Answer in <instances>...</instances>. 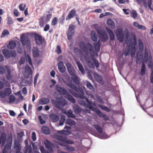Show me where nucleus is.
Returning a JSON list of instances; mask_svg holds the SVG:
<instances>
[{
    "label": "nucleus",
    "instance_id": "1",
    "mask_svg": "<svg viewBox=\"0 0 153 153\" xmlns=\"http://www.w3.org/2000/svg\"><path fill=\"white\" fill-rule=\"evenodd\" d=\"M79 45L80 49L85 53L84 57L86 62L90 68H92L93 64L91 62V59L88 53H89L92 58L95 55H97V53L94 50L92 45L90 43L86 44L84 42L82 41L79 42Z\"/></svg>",
    "mask_w": 153,
    "mask_h": 153
},
{
    "label": "nucleus",
    "instance_id": "2",
    "mask_svg": "<svg viewBox=\"0 0 153 153\" xmlns=\"http://www.w3.org/2000/svg\"><path fill=\"white\" fill-rule=\"evenodd\" d=\"M51 102L53 105L58 109H61L60 106H63L67 104L65 100L62 97H57L56 98V101L51 100Z\"/></svg>",
    "mask_w": 153,
    "mask_h": 153
},
{
    "label": "nucleus",
    "instance_id": "3",
    "mask_svg": "<svg viewBox=\"0 0 153 153\" xmlns=\"http://www.w3.org/2000/svg\"><path fill=\"white\" fill-rule=\"evenodd\" d=\"M152 59L151 55L149 54L148 50L145 49L143 62L146 63L148 62H149L148 63L149 68L150 69H153V64L152 62Z\"/></svg>",
    "mask_w": 153,
    "mask_h": 153
},
{
    "label": "nucleus",
    "instance_id": "4",
    "mask_svg": "<svg viewBox=\"0 0 153 153\" xmlns=\"http://www.w3.org/2000/svg\"><path fill=\"white\" fill-rule=\"evenodd\" d=\"M12 94V90L10 88H6L4 91H0V97L2 99H5L9 97Z\"/></svg>",
    "mask_w": 153,
    "mask_h": 153
},
{
    "label": "nucleus",
    "instance_id": "5",
    "mask_svg": "<svg viewBox=\"0 0 153 153\" xmlns=\"http://www.w3.org/2000/svg\"><path fill=\"white\" fill-rule=\"evenodd\" d=\"M2 53L4 56L7 58H9L10 56L15 57L16 56V53L15 51H10L6 49H4Z\"/></svg>",
    "mask_w": 153,
    "mask_h": 153
},
{
    "label": "nucleus",
    "instance_id": "6",
    "mask_svg": "<svg viewBox=\"0 0 153 153\" xmlns=\"http://www.w3.org/2000/svg\"><path fill=\"white\" fill-rule=\"evenodd\" d=\"M56 139L58 140L63 142L62 143H64L65 144H74V141L69 140H67V138L66 136L57 135L56 137Z\"/></svg>",
    "mask_w": 153,
    "mask_h": 153
},
{
    "label": "nucleus",
    "instance_id": "7",
    "mask_svg": "<svg viewBox=\"0 0 153 153\" xmlns=\"http://www.w3.org/2000/svg\"><path fill=\"white\" fill-rule=\"evenodd\" d=\"M116 35L117 39L120 42H123L124 41L125 35L122 29H118L116 30Z\"/></svg>",
    "mask_w": 153,
    "mask_h": 153
},
{
    "label": "nucleus",
    "instance_id": "8",
    "mask_svg": "<svg viewBox=\"0 0 153 153\" xmlns=\"http://www.w3.org/2000/svg\"><path fill=\"white\" fill-rule=\"evenodd\" d=\"M34 36L37 45H39L42 44L43 42L45 43L46 42L45 39L42 38V36L39 34L35 33H34Z\"/></svg>",
    "mask_w": 153,
    "mask_h": 153
},
{
    "label": "nucleus",
    "instance_id": "9",
    "mask_svg": "<svg viewBox=\"0 0 153 153\" xmlns=\"http://www.w3.org/2000/svg\"><path fill=\"white\" fill-rule=\"evenodd\" d=\"M97 33L102 42H105L108 39V36L105 31L99 30H97Z\"/></svg>",
    "mask_w": 153,
    "mask_h": 153
},
{
    "label": "nucleus",
    "instance_id": "10",
    "mask_svg": "<svg viewBox=\"0 0 153 153\" xmlns=\"http://www.w3.org/2000/svg\"><path fill=\"white\" fill-rule=\"evenodd\" d=\"M20 40L23 45H26L27 46H28L30 45V41L29 38L24 35H22L20 37Z\"/></svg>",
    "mask_w": 153,
    "mask_h": 153
},
{
    "label": "nucleus",
    "instance_id": "11",
    "mask_svg": "<svg viewBox=\"0 0 153 153\" xmlns=\"http://www.w3.org/2000/svg\"><path fill=\"white\" fill-rule=\"evenodd\" d=\"M55 89L57 92L60 95H65L67 93V91L65 88L63 87H61L59 85H56L55 86Z\"/></svg>",
    "mask_w": 153,
    "mask_h": 153
},
{
    "label": "nucleus",
    "instance_id": "12",
    "mask_svg": "<svg viewBox=\"0 0 153 153\" xmlns=\"http://www.w3.org/2000/svg\"><path fill=\"white\" fill-rule=\"evenodd\" d=\"M66 66L67 68V70L71 76H73L75 75V71L71 64L68 62L66 64Z\"/></svg>",
    "mask_w": 153,
    "mask_h": 153
},
{
    "label": "nucleus",
    "instance_id": "13",
    "mask_svg": "<svg viewBox=\"0 0 153 153\" xmlns=\"http://www.w3.org/2000/svg\"><path fill=\"white\" fill-rule=\"evenodd\" d=\"M5 68H6L7 72L5 75L6 78L8 80H10L13 78V75L11 73L10 68L7 66H5Z\"/></svg>",
    "mask_w": 153,
    "mask_h": 153
},
{
    "label": "nucleus",
    "instance_id": "14",
    "mask_svg": "<svg viewBox=\"0 0 153 153\" xmlns=\"http://www.w3.org/2000/svg\"><path fill=\"white\" fill-rule=\"evenodd\" d=\"M76 11L74 9L71 10L66 18V20H68L73 18L76 16Z\"/></svg>",
    "mask_w": 153,
    "mask_h": 153
},
{
    "label": "nucleus",
    "instance_id": "15",
    "mask_svg": "<svg viewBox=\"0 0 153 153\" xmlns=\"http://www.w3.org/2000/svg\"><path fill=\"white\" fill-rule=\"evenodd\" d=\"M58 68L59 71L62 73H64L66 71V68L63 62L60 61L58 64Z\"/></svg>",
    "mask_w": 153,
    "mask_h": 153
},
{
    "label": "nucleus",
    "instance_id": "16",
    "mask_svg": "<svg viewBox=\"0 0 153 153\" xmlns=\"http://www.w3.org/2000/svg\"><path fill=\"white\" fill-rule=\"evenodd\" d=\"M58 144L61 146L65 147V149L69 151L74 152L75 150V149L74 147L71 146H70L69 145L65 144L64 143H59Z\"/></svg>",
    "mask_w": 153,
    "mask_h": 153
},
{
    "label": "nucleus",
    "instance_id": "17",
    "mask_svg": "<svg viewBox=\"0 0 153 153\" xmlns=\"http://www.w3.org/2000/svg\"><path fill=\"white\" fill-rule=\"evenodd\" d=\"M49 117L52 121L54 122L57 121L59 119V116L55 114L51 113L49 115Z\"/></svg>",
    "mask_w": 153,
    "mask_h": 153
},
{
    "label": "nucleus",
    "instance_id": "18",
    "mask_svg": "<svg viewBox=\"0 0 153 153\" xmlns=\"http://www.w3.org/2000/svg\"><path fill=\"white\" fill-rule=\"evenodd\" d=\"M6 139V134L4 133H1L0 137V145L2 144V146H4L5 144Z\"/></svg>",
    "mask_w": 153,
    "mask_h": 153
},
{
    "label": "nucleus",
    "instance_id": "19",
    "mask_svg": "<svg viewBox=\"0 0 153 153\" xmlns=\"http://www.w3.org/2000/svg\"><path fill=\"white\" fill-rule=\"evenodd\" d=\"M50 102V99L48 98H43L40 99L39 102V104L45 105L49 103Z\"/></svg>",
    "mask_w": 153,
    "mask_h": 153
},
{
    "label": "nucleus",
    "instance_id": "20",
    "mask_svg": "<svg viewBox=\"0 0 153 153\" xmlns=\"http://www.w3.org/2000/svg\"><path fill=\"white\" fill-rule=\"evenodd\" d=\"M106 29L109 34L111 40H113L115 39V36L113 31L109 28L106 27Z\"/></svg>",
    "mask_w": 153,
    "mask_h": 153
},
{
    "label": "nucleus",
    "instance_id": "21",
    "mask_svg": "<svg viewBox=\"0 0 153 153\" xmlns=\"http://www.w3.org/2000/svg\"><path fill=\"white\" fill-rule=\"evenodd\" d=\"M94 78L98 83H102L103 82L102 77L100 75H98L97 73L94 74Z\"/></svg>",
    "mask_w": 153,
    "mask_h": 153
},
{
    "label": "nucleus",
    "instance_id": "22",
    "mask_svg": "<svg viewBox=\"0 0 153 153\" xmlns=\"http://www.w3.org/2000/svg\"><path fill=\"white\" fill-rule=\"evenodd\" d=\"M53 8H51L49 9V11L47 13H48V14H47L46 21V22L49 21L52 16V11L53 10Z\"/></svg>",
    "mask_w": 153,
    "mask_h": 153
},
{
    "label": "nucleus",
    "instance_id": "23",
    "mask_svg": "<svg viewBox=\"0 0 153 153\" xmlns=\"http://www.w3.org/2000/svg\"><path fill=\"white\" fill-rule=\"evenodd\" d=\"M73 110L76 114H78L82 111H83V110L78 105H75L73 107Z\"/></svg>",
    "mask_w": 153,
    "mask_h": 153
},
{
    "label": "nucleus",
    "instance_id": "24",
    "mask_svg": "<svg viewBox=\"0 0 153 153\" xmlns=\"http://www.w3.org/2000/svg\"><path fill=\"white\" fill-rule=\"evenodd\" d=\"M74 29V25H70L69 27L67 34H69L70 35H74L75 33Z\"/></svg>",
    "mask_w": 153,
    "mask_h": 153
},
{
    "label": "nucleus",
    "instance_id": "25",
    "mask_svg": "<svg viewBox=\"0 0 153 153\" xmlns=\"http://www.w3.org/2000/svg\"><path fill=\"white\" fill-rule=\"evenodd\" d=\"M42 131L45 134H49L51 133V131L49 128L45 126H42Z\"/></svg>",
    "mask_w": 153,
    "mask_h": 153
},
{
    "label": "nucleus",
    "instance_id": "26",
    "mask_svg": "<svg viewBox=\"0 0 153 153\" xmlns=\"http://www.w3.org/2000/svg\"><path fill=\"white\" fill-rule=\"evenodd\" d=\"M67 85L71 89L75 91H77V88L76 86L73 84L72 83L71 81H68V83L67 84Z\"/></svg>",
    "mask_w": 153,
    "mask_h": 153
},
{
    "label": "nucleus",
    "instance_id": "27",
    "mask_svg": "<svg viewBox=\"0 0 153 153\" xmlns=\"http://www.w3.org/2000/svg\"><path fill=\"white\" fill-rule=\"evenodd\" d=\"M16 46V43L13 41H11L9 42V44L7 45V48L10 49H14Z\"/></svg>",
    "mask_w": 153,
    "mask_h": 153
},
{
    "label": "nucleus",
    "instance_id": "28",
    "mask_svg": "<svg viewBox=\"0 0 153 153\" xmlns=\"http://www.w3.org/2000/svg\"><path fill=\"white\" fill-rule=\"evenodd\" d=\"M133 25L139 29L142 30H145L146 29V28L145 26L142 25H140L139 23L137 22H134Z\"/></svg>",
    "mask_w": 153,
    "mask_h": 153
},
{
    "label": "nucleus",
    "instance_id": "29",
    "mask_svg": "<svg viewBox=\"0 0 153 153\" xmlns=\"http://www.w3.org/2000/svg\"><path fill=\"white\" fill-rule=\"evenodd\" d=\"M72 76L71 79L77 85H79L80 84L79 78L75 74L74 75Z\"/></svg>",
    "mask_w": 153,
    "mask_h": 153
},
{
    "label": "nucleus",
    "instance_id": "30",
    "mask_svg": "<svg viewBox=\"0 0 153 153\" xmlns=\"http://www.w3.org/2000/svg\"><path fill=\"white\" fill-rule=\"evenodd\" d=\"M91 35L93 41L94 42H96L97 40V36L95 32L93 30L91 31Z\"/></svg>",
    "mask_w": 153,
    "mask_h": 153
},
{
    "label": "nucleus",
    "instance_id": "31",
    "mask_svg": "<svg viewBox=\"0 0 153 153\" xmlns=\"http://www.w3.org/2000/svg\"><path fill=\"white\" fill-rule=\"evenodd\" d=\"M76 63L78 66V67L80 71L82 74H84L85 73L84 69L83 68L82 64H81L80 61H77L76 62Z\"/></svg>",
    "mask_w": 153,
    "mask_h": 153
},
{
    "label": "nucleus",
    "instance_id": "32",
    "mask_svg": "<svg viewBox=\"0 0 153 153\" xmlns=\"http://www.w3.org/2000/svg\"><path fill=\"white\" fill-rule=\"evenodd\" d=\"M146 70V67L145 64L143 62L142 63V68L140 71V74L142 76H143L145 74Z\"/></svg>",
    "mask_w": 153,
    "mask_h": 153
},
{
    "label": "nucleus",
    "instance_id": "33",
    "mask_svg": "<svg viewBox=\"0 0 153 153\" xmlns=\"http://www.w3.org/2000/svg\"><path fill=\"white\" fill-rule=\"evenodd\" d=\"M44 16H42L39 19V25L41 27H43L44 24L46 23V21L45 22L44 20Z\"/></svg>",
    "mask_w": 153,
    "mask_h": 153
},
{
    "label": "nucleus",
    "instance_id": "34",
    "mask_svg": "<svg viewBox=\"0 0 153 153\" xmlns=\"http://www.w3.org/2000/svg\"><path fill=\"white\" fill-rule=\"evenodd\" d=\"M33 53L34 57L35 58L38 57L39 55V51L37 48H35L33 51Z\"/></svg>",
    "mask_w": 153,
    "mask_h": 153
},
{
    "label": "nucleus",
    "instance_id": "35",
    "mask_svg": "<svg viewBox=\"0 0 153 153\" xmlns=\"http://www.w3.org/2000/svg\"><path fill=\"white\" fill-rule=\"evenodd\" d=\"M65 114L69 117L74 118L76 117L73 114V111L71 109L69 110L66 112Z\"/></svg>",
    "mask_w": 153,
    "mask_h": 153
},
{
    "label": "nucleus",
    "instance_id": "36",
    "mask_svg": "<svg viewBox=\"0 0 153 153\" xmlns=\"http://www.w3.org/2000/svg\"><path fill=\"white\" fill-rule=\"evenodd\" d=\"M93 126L99 133H102L103 131V128L98 125H94Z\"/></svg>",
    "mask_w": 153,
    "mask_h": 153
},
{
    "label": "nucleus",
    "instance_id": "37",
    "mask_svg": "<svg viewBox=\"0 0 153 153\" xmlns=\"http://www.w3.org/2000/svg\"><path fill=\"white\" fill-rule=\"evenodd\" d=\"M139 49L140 51H142L143 50V45L142 40L140 39L138 40Z\"/></svg>",
    "mask_w": 153,
    "mask_h": 153
},
{
    "label": "nucleus",
    "instance_id": "38",
    "mask_svg": "<svg viewBox=\"0 0 153 153\" xmlns=\"http://www.w3.org/2000/svg\"><path fill=\"white\" fill-rule=\"evenodd\" d=\"M67 98L71 102L73 103L75 102V100L70 94H67L66 95Z\"/></svg>",
    "mask_w": 153,
    "mask_h": 153
},
{
    "label": "nucleus",
    "instance_id": "39",
    "mask_svg": "<svg viewBox=\"0 0 153 153\" xmlns=\"http://www.w3.org/2000/svg\"><path fill=\"white\" fill-rule=\"evenodd\" d=\"M44 144L46 147L48 149H52L51 144L48 140H46L44 142Z\"/></svg>",
    "mask_w": 153,
    "mask_h": 153
},
{
    "label": "nucleus",
    "instance_id": "40",
    "mask_svg": "<svg viewBox=\"0 0 153 153\" xmlns=\"http://www.w3.org/2000/svg\"><path fill=\"white\" fill-rule=\"evenodd\" d=\"M66 123L71 126H74L75 125V122L70 119H68Z\"/></svg>",
    "mask_w": 153,
    "mask_h": 153
},
{
    "label": "nucleus",
    "instance_id": "41",
    "mask_svg": "<svg viewBox=\"0 0 153 153\" xmlns=\"http://www.w3.org/2000/svg\"><path fill=\"white\" fill-rule=\"evenodd\" d=\"M85 100L88 103L87 105L88 107H89V106H95L96 104L94 102H93L92 101H90L87 98H85Z\"/></svg>",
    "mask_w": 153,
    "mask_h": 153
},
{
    "label": "nucleus",
    "instance_id": "42",
    "mask_svg": "<svg viewBox=\"0 0 153 153\" xmlns=\"http://www.w3.org/2000/svg\"><path fill=\"white\" fill-rule=\"evenodd\" d=\"M107 22L108 25L110 27H112L114 26V22L111 19H108Z\"/></svg>",
    "mask_w": 153,
    "mask_h": 153
},
{
    "label": "nucleus",
    "instance_id": "43",
    "mask_svg": "<svg viewBox=\"0 0 153 153\" xmlns=\"http://www.w3.org/2000/svg\"><path fill=\"white\" fill-rule=\"evenodd\" d=\"M130 15L131 17L135 19L137 18V14L136 11L134 10H132L130 12Z\"/></svg>",
    "mask_w": 153,
    "mask_h": 153
},
{
    "label": "nucleus",
    "instance_id": "44",
    "mask_svg": "<svg viewBox=\"0 0 153 153\" xmlns=\"http://www.w3.org/2000/svg\"><path fill=\"white\" fill-rule=\"evenodd\" d=\"M94 45L95 49L97 51H99L100 48V43L99 42V41L96 43H94Z\"/></svg>",
    "mask_w": 153,
    "mask_h": 153
},
{
    "label": "nucleus",
    "instance_id": "45",
    "mask_svg": "<svg viewBox=\"0 0 153 153\" xmlns=\"http://www.w3.org/2000/svg\"><path fill=\"white\" fill-rule=\"evenodd\" d=\"M9 103H11L14 102L16 100V98L15 96L13 95L9 96Z\"/></svg>",
    "mask_w": 153,
    "mask_h": 153
},
{
    "label": "nucleus",
    "instance_id": "46",
    "mask_svg": "<svg viewBox=\"0 0 153 153\" xmlns=\"http://www.w3.org/2000/svg\"><path fill=\"white\" fill-rule=\"evenodd\" d=\"M6 68L2 65H0V74H3L6 73Z\"/></svg>",
    "mask_w": 153,
    "mask_h": 153
},
{
    "label": "nucleus",
    "instance_id": "47",
    "mask_svg": "<svg viewBox=\"0 0 153 153\" xmlns=\"http://www.w3.org/2000/svg\"><path fill=\"white\" fill-rule=\"evenodd\" d=\"M98 106L102 110H104L108 112L110 111V109L106 106H104L102 105H98Z\"/></svg>",
    "mask_w": 153,
    "mask_h": 153
},
{
    "label": "nucleus",
    "instance_id": "48",
    "mask_svg": "<svg viewBox=\"0 0 153 153\" xmlns=\"http://www.w3.org/2000/svg\"><path fill=\"white\" fill-rule=\"evenodd\" d=\"M86 86L87 88L89 90H92L93 88V86L91 83L89 81H87Z\"/></svg>",
    "mask_w": 153,
    "mask_h": 153
},
{
    "label": "nucleus",
    "instance_id": "49",
    "mask_svg": "<svg viewBox=\"0 0 153 153\" xmlns=\"http://www.w3.org/2000/svg\"><path fill=\"white\" fill-rule=\"evenodd\" d=\"M80 92L81 93V94L80 95H79L78 96H76L79 97L80 98L83 99H85L86 97H85L84 96V93L82 89H81L80 90Z\"/></svg>",
    "mask_w": 153,
    "mask_h": 153
},
{
    "label": "nucleus",
    "instance_id": "50",
    "mask_svg": "<svg viewBox=\"0 0 153 153\" xmlns=\"http://www.w3.org/2000/svg\"><path fill=\"white\" fill-rule=\"evenodd\" d=\"M97 114L100 117H104L105 115L102 113L101 111L99 109H97L95 111Z\"/></svg>",
    "mask_w": 153,
    "mask_h": 153
},
{
    "label": "nucleus",
    "instance_id": "51",
    "mask_svg": "<svg viewBox=\"0 0 153 153\" xmlns=\"http://www.w3.org/2000/svg\"><path fill=\"white\" fill-rule=\"evenodd\" d=\"M9 33L7 30H4L3 31L1 35V37H4L5 36L9 34Z\"/></svg>",
    "mask_w": 153,
    "mask_h": 153
},
{
    "label": "nucleus",
    "instance_id": "52",
    "mask_svg": "<svg viewBox=\"0 0 153 153\" xmlns=\"http://www.w3.org/2000/svg\"><path fill=\"white\" fill-rule=\"evenodd\" d=\"M57 19L56 17H54L51 22V25L53 26L56 25L57 24Z\"/></svg>",
    "mask_w": 153,
    "mask_h": 153
},
{
    "label": "nucleus",
    "instance_id": "53",
    "mask_svg": "<svg viewBox=\"0 0 153 153\" xmlns=\"http://www.w3.org/2000/svg\"><path fill=\"white\" fill-rule=\"evenodd\" d=\"M65 120V117H62L59 120V125L61 126L63 125Z\"/></svg>",
    "mask_w": 153,
    "mask_h": 153
},
{
    "label": "nucleus",
    "instance_id": "54",
    "mask_svg": "<svg viewBox=\"0 0 153 153\" xmlns=\"http://www.w3.org/2000/svg\"><path fill=\"white\" fill-rule=\"evenodd\" d=\"M25 71L32 73L31 68L27 65H26L25 67Z\"/></svg>",
    "mask_w": 153,
    "mask_h": 153
},
{
    "label": "nucleus",
    "instance_id": "55",
    "mask_svg": "<svg viewBox=\"0 0 153 153\" xmlns=\"http://www.w3.org/2000/svg\"><path fill=\"white\" fill-rule=\"evenodd\" d=\"M32 74V73L25 71L23 74V76L25 78L27 79L29 77L30 74Z\"/></svg>",
    "mask_w": 153,
    "mask_h": 153
},
{
    "label": "nucleus",
    "instance_id": "56",
    "mask_svg": "<svg viewBox=\"0 0 153 153\" xmlns=\"http://www.w3.org/2000/svg\"><path fill=\"white\" fill-rule=\"evenodd\" d=\"M13 22L12 21L11 18L8 16L7 17V24L8 25L12 24Z\"/></svg>",
    "mask_w": 153,
    "mask_h": 153
},
{
    "label": "nucleus",
    "instance_id": "57",
    "mask_svg": "<svg viewBox=\"0 0 153 153\" xmlns=\"http://www.w3.org/2000/svg\"><path fill=\"white\" fill-rule=\"evenodd\" d=\"M26 61L28 62L31 66H32V63L30 57L29 55L27 56L26 58Z\"/></svg>",
    "mask_w": 153,
    "mask_h": 153
},
{
    "label": "nucleus",
    "instance_id": "58",
    "mask_svg": "<svg viewBox=\"0 0 153 153\" xmlns=\"http://www.w3.org/2000/svg\"><path fill=\"white\" fill-rule=\"evenodd\" d=\"M26 5H23V4H20L19 6V9L20 10L23 11L25 9V8L26 7Z\"/></svg>",
    "mask_w": 153,
    "mask_h": 153
},
{
    "label": "nucleus",
    "instance_id": "59",
    "mask_svg": "<svg viewBox=\"0 0 153 153\" xmlns=\"http://www.w3.org/2000/svg\"><path fill=\"white\" fill-rule=\"evenodd\" d=\"M24 132L22 131L17 134V137L19 139H21L22 138L23 136H24Z\"/></svg>",
    "mask_w": 153,
    "mask_h": 153
},
{
    "label": "nucleus",
    "instance_id": "60",
    "mask_svg": "<svg viewBox=\"0 0 153 153\" xmlns=\"http://www.w3.org/2000/svg\"><path fill=\"white\" fill-rule=\"evenodd\" d=\"M56 52L58 54H59L62 52V51L59 45H58L56 47Z\"/></svg>",
    "mask_w": 153,
    "mask_h": 153
},
{
    "label": "nucleus",
    "instance_id": "61",
    "mask_svg": "<svg viewBox=\"0 0 153 153\" xmlns=\"http://www.w3.org/2000/svg\"><path fill=\"white\" fill-rule=\"evenodd\" d=\"M30 149L31 150H32V149L31 146H27L25 148L24 152V153H27V152H29Z\"/></svg>",
    "mask_w": 153,
    "mask_h": 153
},
{
    "label": "nucleus",
    "instance_id": "62",
    "mask_svg": "<svg viewBox=\"0 0 153 153\" xmlns=\"http://www.w3.org/2000/svg\"><path fill=\"white\" fill-rule=\"evenodd\" d=\"M135 52V47H133L132 48L131 51V57L134 56Z\"/></svg>",
    "mask_w": 153,
    "mask_h": 153
},
{
    "label": "nucleus",
    "instance_id": "63",
    "mask_svg": "<svg viewBox=\"0 0 153 153\" xmlns=\"http://www.w3.org/2000/svg\"><path fill=\"white\" fill-rule=\"evenodd\" d=\"M71 132L70 130H64L63 135H68L71 134Z\"/></svg>",
    "mask_w": 153,
    "mask_h": 153
},
{
    "label": "nucleus",
    "instance_id": "64",
    "mask_svg": "<svg viewBox=\"0 0 153 153\" xmlns=\"http://www.w3.org/2000/svg\"><path fill=\"white\" fill-rule=\"evenodd\" d=\"M137 3L140 4L141 2H143L144 5H145L146 4V0H136Z\"/></svg>",
    "mask_w": 153,
    "mask_h": 153
}]
</instances>
